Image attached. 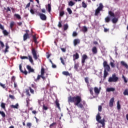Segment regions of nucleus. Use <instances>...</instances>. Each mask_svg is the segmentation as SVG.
Here are the masks:
<instances>
[{"mask_svg": "<svg viewBox=\"0 0 128 128\" xmlns=\"http://www.w3.org/2000/svg\"><path fill=\"white\" fill-rule=\"evenodd\" d=\"M68 102H74V106H76L79 108H82V110H84V104H85L86 102H83V104L80 103L82 102V97L79 96H70L68 98Z\"/></svg>", "mask_w": 128, "mask_h": 128, "instance_id": "1", "label": "nucleus"}, {"mask_svg": "<svg viewBox=\"0 0 128 128\" xmlns=\"http://www.w3.org/2000/svg\"><path fill=\"white\" fill-rule=\"evenodd\" d=\"M44 68H42L40 70V74H38L36 78L34 79V82H38L40 81V78L44 80H45L46 78V76H44Z\"/></svg>", "mask_w": 128, "mask_h": 128, "instance_id": "2", "label": "nucleus"}, {"mask_svg": "<svg viewBox=\"0 0 128 128\" xmlns=\"http://www.w3.org/2000/svg\"><path fill=\"white\" fill-rule=\"evenodd\" d=\"M118 80V77L116 76V74H112V77H110L108 80V82H116Z\"/></svg>", "mask_w": 128, "mask_h": 128, "instance_id": "3", "label": "nucleus"}, {"mask_svg": "<svg viewBox=\"0 0 128 128\" xmlns=\"http://www.w3.org/2000/svg\"><path fill=\"white\" fill-rule=\"evenodd\" d=\"M104 8V5H102V3H100L99 4V6L96 10L94 15L95 16H98V14L102 10V9Z\"/></svg>", "mask_w": 128, "mask_h": 128, "instance_id": "4", "label": "nucleus"}, {"mask_svg": "<svg viewBox=\"0 0 128 128\" xmlns=\"http://www.w3.org/2000/svg\"><path fill=\"white\" fill-rule=\"evenodd\" d=\"M103 66L104 68V70H106L107 72L110 71V66L108 64V62L104 61L103 62Z\"/></svg>", "mask_w": 128, "mask_h": 128, "instance_id": "5", "label": "nucleus"}, {"mask_svg": "<svg viewBox=\"0 0 128 128\" xmlns=\"http://www.w3.org/2000/svg\"><path fill=\"white\" fill-rule=\"evenodd\" d=\"M32 54L35 60H38V54H36V48H32Z\"/></svg>", "mask_w": 128, "mask_h": 128, "instance_id": "6", "label": "nucleus"}, {"mask_svg": "<svg viewBox=\"0 0 128 128\" xmlns=\"http://www.w3.org/2000/svg\"><path fill=\"white\" fill-rule=\"evenodd\" d=\"M88 57L87 56L86 54H84L82 56V66H84V62H86V60H88Z\"/></svg>", "mask_w": 128, "mask_h": 128, "instance_id": "7", "label": "nucleus"}, {"mask_svg": "<svg viewBox=\"0 0 128 128\" xmlns=\"http://www.w3.org/2000/svg\"><path fill=\"white\" fill-rule=\"evenodd\" d=\"M26 68L28 70V74H30V72H34V70L32 68V66L30 65L26 66Z\"/></svg>", "mask_w": 128, "mask_h": 128, "instance_id": "8", "label": "nucleus"}, {"mask_svg": "<svg viewBox=\"0 0 128 128\" xmlns=\"http://www.w3.org/2000/svg\"><path fill=\"white\" fill-rule=\"evenodd\" d=\"M39 16L42 20H46V16L44 14L39 13Z\"/></svg>", "mask_w": 128, "mask_h": 128, "instance_id": "9", "label": "nucleus"}, {"mask_svg": "<svg viewBox=\"0 0 128 128\" xmlns=\"http://www.w3.org/2000/svg\"><path fill=\"white\" fill-rule=\"evenodd\" d=\"M114 98H112L109 102V106L110 108H112L114 106Z\"/></svg>", "mask_w": 128, "mask_h": 128, "instance_id": "10", "label": "nucleus"}, {"mask_svg": "<svg viewBox=\"0 0 128 128\" xmlns=\"http://www.w3.org/2000/svg\"><path fill=\"white\" fill-rule=\"evenodd\" d=\"M80 42V39H74L73 42L74 46H78Z\"/></svg>", "mask_w": 128, "mask_h": 128, "instance_id": "11", "label": "nucleus"}, {"mask_svg": "<svg viewBox=\"0 0 128 128\" xmlns=\"http://www.w3.org/2000/svg\"><path fill=\"white\" fill-rule=\"evenodd\" d=\"M80 58V55L78 53L76 52L75 54H73V60H78Z\"/></svg>", "mask_w": 128, "mask_h": 128, "instance_id": "12", "label": "nucleus"}, {"mask_svg": "<svg viewBox=\"0 0 128 128\" xmlns=\"http://www.w3.org/2000/svg\"><path fill=\"white\" fill-rule=\"evenodd\" d=\"M30 38V36L28 35V34H24L23 36V40L24 42H26L28 38Z\"/></svg>", "mask_w": 128, "mask_h": 128, "instance_id": "13", "label": "nucleus"}, {"mask_svg": "<svg viewBox=\"0 0 128 128\" xmlns=\"http://www.w3.org/2000/svg\"><path fill=\"white\" fill-rule=\"evenodd\" d=\"M94 93L96 94H99L100 92V90H99V88H98L97 87H94Z\"/></svg>", "mask_w": 128, "mask_h": 128, "instance_id": "14", "label": "nucleus"}, {"mask_svg": "<svg viewBox=\"0 0 128 128\" xmlns=\"http://www.w3.org/2000/svg\"><path fill=\"white\" fill-rule=\"evenodd\" d=\"M92 52L94 54H98V48H96V46H94L92 48Z\"/></svg>", "mask_w": 128, "mask_h": 128, "instance_id": "15", "label": "nucleus"}, {"mask_svg": "<svg viewBox=\"0 0 128 128\" xmlns=\"http://www.w3.org/2000/svg\"><path fill=\"white\" fill-rule=\"evenodd\" d=\"M8 48H10V46H8V43L6 44V48L4 50V54H6V52H8Z\"/></svg>", "mask_w": 128, "mask_h": 128, "instance_id": "16", "label": "nucleus"}, {"mask_svg": "<svg viewBox=\"0 0 128 128\" xmlns=\"http://www.w3.org/2000/svg\"><path fill=\"white\" fill-rule=\"evenodd\" d=\"M106 90L108 92H114V90H116V88H106Z\"/></svg>", "mask_w": 128, "mask_h": 128, "instance_id": "17", "label": "nucleus"}, {"mask_svg": "<svg viewBox=\"0 0 128 128\" xmlns=\"http://www.w3.org/2000/svg\"><path fill=\"white\" fill-rule=\"evenodd\" d=\"M99 124H101L102 128H104V126H106V123L104 122V119H102V120H100L98 122Z\"/></svg>", "mask_w": 128, "mask_h": 128, "instance_id": "18", "label": "nucleus"}, {"mask_svg": "<svg viewBox=\"0 0 128 128\" xmlns=\"http://www.w3.org/2000/svg\"><path fill=\"white\" fill-rule=\"evenodd\" d=\"M120 64L122 66H124V68H128V64H126V63L124 62V61H122L120 62Z\"/></svg>", "mask_w": 128, "mask_h": 128, "instance_id": "19", "label": "nucleus"}, {"mask_svg": "<svg viewBox=\"0 0 128 128\" xmlns=\"http://www.w3.org/2000/svg\"><path fill=\"white\" fill-rule=\"evenodd\" d=\"M32 38L34 42L36 44H38V40H36V35H33Z\"/></svg>", "mask_w": 128, "mask_h": 128, "instance_id": "20", "label": "nucleus"}, {"mask_svg": "<svg viewBox=\"0 0 128 128\" xmlns=\"http://www.w3.org/2000/svg\"><path fill=\"white\" fill-rule=\"evenodd\" d=\"M101 119H102V117L100 115V113H98L97 116H96V120L97 122H100V120Z\"/></svg>", "mask_w": 128, "mask_h": 128, "instance_id": "21", "label": "nucleus"}, {"mask_svg": "<svg viewBox=\"0 0 128 128\" xmlns=\"http://www.w3.org/2000/svg\"><path fill=\"white\" fill-rule=\"evenodd\" d=\"M62 74H64V76H70V73L68 71H64Z\"/></svg>", "mask_w": 128, "mask_h": 128, "instance_id": "22", "label": "nucleus"}, {"mask_svg": "<svg viewBox=\"0 0 128 128\" xmlns=\"http://www.w3.org/2000/svg\"><path fill=\"white\" fill-rule=\"evenodd\" d=\"M11 108H16L18 109V104H16V105H11Z\"/></svg>", "mask_w": 128, "mask_h": 128, "instance_id": "23", "label": "nucleus"}, {"mask_svg": "<svg viewBox=\"0 0 128 128\" xmlns=\"http://www.w3.org/2000/svg\"><path fill=\"white\" fill-rule=\"evenodd\" d=\"M88 90H89V92L90 94V95L91 96H94V91H93L94 90V88H92V87H91V88H89Z\"/></svg>", "mask_w": 128, "mask_h": 128, "instance_id": "24", "label": "nucleus"}, {"mask_svg": "<svg viewBox=\"0 0 128 128\" xmlns=\"http://www.w3.org/2000/svg\"><path fill=\"white\" fill-rule=\"evenodd\" d=\"M108 75V71L104 70V78H106Z\"/></svg>", "mask_w": 128, "mask_h": 128, "instance_id": "25", "label": "nucleus"}, {"mask_svg": "<svg viewBox=\"0 0 128 128\" xmlns=\"http://www.w3.org/2000/svg\"><path fill=\"white\" fill-rule=\"evenodd\" d=\"M117 110H120V100L117 102Z\"/></svg>", "mask_w": 128, "mask_h": 128, "instance_id": "26", "label": "nucleus"}, {"mask_svg": "<svg viewBox=\"0 0 128 128\" xmlns=\"http://www.w3.org/2000/svg\"><path fill=\"white\" fill-rule=\"evenodd\" d=\"M28 58L29 62H30L32 64H34V60H32V56H28Z\"/></svg>", "mask_w": 128, "mask_h": 128, "instance_id": "27", "label": "nucleus"}, {"mask_svg": "<svg viewBox=\"0 0 128 128\" xmlns=\"http://www.w3.org/2000/svg\"><path fill=\"white\" fill-rule=\"evenodd\" d=\"M55 104L58 108H60V103H58V100H56L55 101Z\"/></svg>", "mask_w": 128, "mask_h": 128, "instance_id": "28", "label": "nucleus"}, {"mask_svg": "<svg viewBox=\"0 0 128 128\" xmlns=\"http://www.w3.org/2000/svg\"><path fill=\"white\" fill-rule=\"evenodd\" d=\"M105 22H110V17L107 16L105 18Z\"/></svg>", "mask_w": 128, "mask_h": 128, "instance_id": "29", "label": "nucleus"}, {"mask_svg": "<svg viewBox=\"0 0 128 128\" xmlns=\"http://www.w3.org/2000/svg\"><path fill=\"white\" fill-rule=\"evenodd\" d=\"M108 14H110V16H112V18H114V13L112 12L109 11Z\"/></svg>", "mask_w": 128, "mask_h": 128, "instance_id": "30", "label": "nucleus"}, {"mask_svg": "<svg viewBox=\"0 0 128 128\" xmlns=\"http://www.w3.org/2000/svg\"><path fill=\"white\" fill-rule=\"evenodd\" d=\"M118 18H113L112 19V22H113V24H116V22H118Z\"/></svg>", "mask_w": 128, "mask_h": 128, "instance_id": "31", "label": "nucleus"}, {"mask_svg": "<svg viewBox=\"0 0 128 128\" xmlns=\"http://www.w3.org/2000/svg\"><path fill=\"white\" fill-rule=\"evenodd\" d=\"M85 82L86 83L87 86L90 84V82H88V77H86L84 78Z\"/></svg>", "mask_w": 128, "mask_h": 128, "instance_id": "32", "label": "nucleus"}, {"mask_svg": "<svg viewBox=\"0 0 128 128\" xmlns=\"http://www.w3.org/2000/svg\"><path fill=\"white\" fill-rule=\"evenodd\" d=\"M110 66L111 68H116V64H114V62H110Z\"/></svg>", "mask_w": 128, "mask_h": 128, "instance_id": "33", "label": "nucleus"}, {"mask_svg": "<svg viewBox=\"0 0 128 128\" xmlns=\"http://www.w3.org/2000/svg\"><path fill=\"white\" fill-rule=\"evenodd\" d=\"M68 28V25L65 24L64 25V30H66Z\"/></svg>", "mask_w": 128, "mask_h": 128, "instance_id": "34", "label": "nucleus"}, {"mask_svg": "<svg viewBox=\"0 0 128 128\" xmlns=\"http://www.w3.org/2000/svg\"><path fill=\"white\" fill-rule=\"evenodd\" d=\"M68 12L69 14H72V10L70 9V8H68L66 9Z\"/></svg>", "mask_w": 128, "mask_h": 128, "instance_id": "35", "label": "nucleus"}, {"mask_svg": "<svg viewBox=\"0 0 128 128\" xmlns=\"http://www.w3.org/2000/svg\"><path fill=\"white\" fill-rule=\"evenodd\" d=\"M0 106L3 110H6V104L2 102L0 104Z\"/></svg>", "mask_w": 128, "mask_h": 128, "instance_id": "36", "label": "nucleus"}, {"mask_svg": "<svg viewBox=\"0 0 128 128\" xmlns=\"http://www.w3.org/2000/svg\"><path fill=\"white\" fill-rule=\"evenodd\" d=\"M14 16H16V18L18 20H20V18H22L20 17V16L18 14H14Z\"/></svg>", "mask_w": 128, "mask_h": 128, "instance_id": "37", "label": "nucleus"}, {"mask_svg": "<svg viewBox=\"0 0 128 128\" xmlns=\"http://www.w3.org/2000/svg\"><path fill=\"white\" fill-rule=\"evenodd\" d=\"M76 3L72 1H70L68 2V6H74Z\"/></svg>", "mask_w": 128, "mask_h": 128, "instance_id": "38", "label": "nucleus"}, {"mask_svg": "<svg viewBox=\"0 0 128 128\" xmlns=\"http://www.w3.org/2000/svg\"><path fill=\"white\" fill-rule=\"evenodd\" d=\"M82 30L84 32H88V28L86 26H84L82 29Z\"/></svg>", "mask_w": 128, "mask_h": 128, "instance_id": "39", "label": "nucleus"}, {"mask_svg": "<svg viewBox=\"0 0 128 128\" xmlns=\"http://www.w3.org/2000/svg\"><path fill=\"white\" fill-rule=\"evenodd\" d=\"M48 110V106H46V105L43 104L42 110Z\"/></svg>", "mask_w": 128, "mask_h": 128, "instance_id": "40", "label": "nucleus"}, {"mask_svg": "<svg viewBox=\"0 0 128 128\" xmlns=\"http://www.w3.org/2000/svg\"><path fill=\"white\" fill-rule=\"evenodd\" d=\"M2 32L4 36H8V32L6 30H3Z\"/></svg>", "mask_w": 128, "mask_h": 128, "instance_id": "41", "label": "nucleus"}, {"mask_svg": "<svg viewBox=\"0 0 128 128\" xmlns=\"http://www.w3.org/2000/svg\"><path fill=\"white\" fill-rule=\"evenodd\" d=\"M20 58H21V60H28V57L26 56H20Z\"/></svg>", "mask_w": 128, "mask_h": 128, "instance_id": "42", "label": "nucleus"}, {"mask_svg": "<svg viewBox=\"0 0 128 128\" xmlns=\"http://www.w3.org/2000/svg\"><path fill=\"white\" fill-rule=\"evenodd\" d=\"M122 78H123L124 80V82H125V84L128 83V80L126 79V76H122Z\"/></svg>", "mask_w": 128, "mask_h": 128, "instance_id": "43", "label": "nucleus"}, {"mask_svg": "<svg viewBox=\"0 0 128 128\" xmlns=\"http://www.w3.org/2000/svg\"><path fill=\"white\" fill-rule=\"evenodd\" d=\"M60 60L61 61L62 64L64 66V64H66V63L64 62V58H62V57L60 58Z\"/></svg>", "mask_w": 128, "mask_h": 128, "instance_id": "44", "label": "nucleus"}, {"mask_svg": "<svg viewBox=\"0 0 128 128\" xmlns=\"http://www.w3.org/2000/svg\"><path fill=\"white\" fill-rule=\"evenodd\" d=\"M0 114H1L2 118H6V114L4 112L0 111Z\"/></svg>", "mask_w": 128, "mask_h": 128, "instance_id": "45", "label": "nucleus"}, {"mask_svg": "<svg viewBox=\"0 0 128 128\" xmlns=\"http://www.w3.org/2000/svg\"><path fill=\"white\" fill-rule=\"evenodd\" d=\"M14 22H12L10 23V28L12 29V28H14Z\"/></svg>", "mask_w": 128, "mask_h": 128, "instance_id": "46", "label": "nucleus"}, {"mask_svg": "<svg viewBox=\"0 0 128 128\" xmlns=\"http://www.w3.org/2000/svg\"><path fill=\"white\" fill-rule=\"evenodd\" d=\"M48 12H50V10H52V7L50 6V4H48Z\"/></svg>", "mask_w": 128, "mask_h": 128, "instance_id": "47", "label": "nucleus"}, {"mask_svg": "<svg viewBox=\"0 0 128 128\" xmlns=\"http://www.w3.org/2000/svg\"><path fill=\"white\" fill-rule=\"evenodd\" d=\"M124 96H128V89H126L124 92H123Z\"/></svg>", "mask_w": 128, "mask_h": 128, "instance_id": "48", "label": "nucleus"}, {"mask_svg": "<svg viewBox=\"0 0 128 128\" xmlns=\"http://www.w3.org/2000/svg\"><path fill=\"white\" fill-rule=\"evenodd\" d=\"M0 86H1L2 88H6V84H2V83L0 82Z\"/></svg>", "mask_w": 128, "mask_h": 128, "instance_id": "49", "label": "nucleus"}, {"mask_svg": "<svg viewBox=\"0 0 128 128\" xmlns=\"http://www.w3.org/2000/svg\"><path fill=\"white\" fill-rule=\"evenodd\" d=\"M82 8H86L87 6L86 4V2H82Z\"/></svg>", "mask_w": 128, "mask_h": 128, "instance_id": "50", "label": "nucleus"}, {"mask_svg": "<svg viewBox=\"0 0 128 128\" xmlns=\"http://www.w3.org/2000/svg\"><path fill=\"white\" fill-rule=\"evenodd\" d=\"M11 82H16V77L14 76H12V77Z\"/></svg>", "mask_w": 128, "mask_h": 128, "instance_id": "51", "label": "nucleus"}, {"mask_svg": "<svg viewBox=\"0 0 128 128\" xmlns=\"http://www.w3.org/2000/svg\"><path fill=\"white\" fill-rule=\"evenodd\" d=\"M64 11H61L60 12V16H64Z\"/></svg>", "mask_w": 128, "mask_h": 128, "instance_id": "52", "label": "nucleus"}, {"mask_svg": "<svg viewBox=\"0 0 128 128\" xmlns=\"http://www.w3.org/2000/svg\"><path fill=\"white\" fill-rule=\"evenodd\" d=\"M74 68L75 70H78V64H76L74 66Z\"/></svg>", "mask_w": 128, "mask_h": 128, "instance_id": "53", "label": "nucleus"}, {"mask_svg": "<svg viewBox=\"0 0 128 128\" xmlns=\"http://www.w3.org/2000/svg\"><path fill=\"white\" fill-rule=\"evenodd\" d=\"M29 90H30V92L31 94H34V90H32V88L30 87Z\"/></svg>", "mask_w": 128, "mask_h": 128, "instance_id": "54", "label": "nucleus"}, {"mask_svg": "<svg viewBox=\"0 0 128 128\" xmlns=\"http://www.w3.org/2000/svg\"><path fill=\"white\" fill-rule=\"evenodd\" d=\"M58 28H62V22H59L58 25Z\"/></svg>", "mask_w": 128, "mask_h": 128, "instance_id": "55", "label": "nucleus"}, {"mask_svg": "<svg viewBox=\"0 0 128 128\" xmlns=\"http://www.w3.org/2000/svg\"><path fill=\"white\" fill-rule=\"evenodd\" d=\"M102 106H99L98 108V112H102Z\"/></svg>", "mask_w": 128, "mask_h": 128, "instance_id": "56", "label": "nucleus"}, {"mask_svg": "<svg viewBox=\"0 0 128 128\" xmlns=\"http://www.w3.org/2000/svg\"><path fill=\"white\" fill-rule=\"evenodd\" d=\"M26 126L28 128H30V127L32 126V123L28 122Z\"/></svg>", "mask_w": 128, "mask_h": 128, "instance_id": "57", "label": "nucleus"}, {"mask_svg": "<svg viewBox=\"0 0 128 128\" xmlns=\"http://www.w3.org/2000/svg\"><path fill=\"white\" fill-rule=\"evenodd\" d=\"M9 98H11V100H14V98H15L14 96L11 95V94L9 95Z\"/></svg>", "mask_w": 128, "mask_h": 128, "instance_id": "58", "label": "nucleus"}, {"mask_svg": "<svg viewBox=\"0 0 128 128\" xmlns=\"http://www.w3.org/2000/svg\"><path fill=\"white\" fill-rule=\"evenodd\" d=\"M56 122H53L50 126V128H51L52 126H56Z\"/></svg>", "mask_w": 128, "mask_h": 128, "instance_id": "59", "label": "nucleus"}, {"mask_svg": "<svg viewBox=\"0 0 128 128\" xmlns=\"http://www.w3.org/2000/svg\"><path fill=\"white\" fill-rule=\"evenodd\" d=\"M0 44L2 46V48H4V42H2L0 40Z\"/></svg>", "mask_w": 128, "mask_h": 128, "instance_id": "60", "label": "nucleus"}, {"mask_svg": "<svg viewBox=\"0 0 128 128\" xmlns=\"http://www.w3.org/2000/svg\"><path fill=\"white\" fill-rule=\"evenodd\" d=\"M78 36V33L76 32H74L72 33V36Z\"/></svg>", "mask_w": 128, "mask_h": 128, "instance_id": "61", "label": "nucleus"}, {"mask_svg": "<svg viewBox=\"0 0 128 128\" xmlns=\"http://www.w3.org/2000/svg\"><path fill=\"white\" fill-rule=\"evenodd\" d=\"M0 30H4V26H2V24H0Z\"/></svg>", "mask_w": 128, "mask_h": 128, "instance_id": "62", "label": "nucleus"}, {"mask_svg": "<svg viewBox=\"0 0 128 128\" xmlns=\"http://www.w3.org/2000/svg\"><path fill=\"white\" fill-rule=\"evenodd\" d=\"M30 12L32 14H34V10L32 9L30 10Z\"/></svg>", "mask_w": 128, "mask_h": 128, "instance_id": "63", "label": "nucleus"}, {"mask_svg": "<svg viewBox=\"0 0 128 128\" xmlns=\"http://www.w3.org/2000/svg\"><path fill=\"white\" fill-rule=\"evenodd\" d=\"M32 88H34V90H36V86L32 84Z\"/></svg>", "mask_w": 128, "mask_h": 128, "instance_id": "64", "label": "nucleus"}]
</instances>
